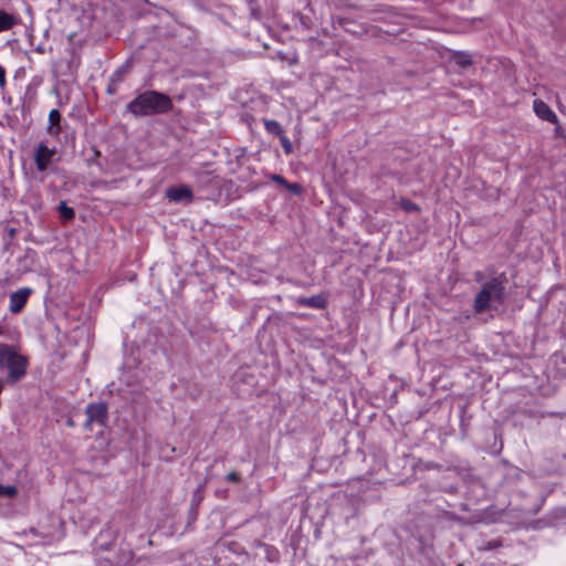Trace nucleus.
Returning <instances> with one entry per match:
<instances>
[{"mask_svg": "<svg viewBox=\"0 0 566 566\" xmlns=\"http://www.w3.org/2000/svg\"><path fill=\"white\" fill-rule=\"evenodd\" d=\"M172 107V101L168 95L154 90L138 94L126 105L127 112L137 117L166 114Z\"/></svg>", "mask_w": 566, "mask_h": 566, "instance_id": "obj_1", "label": "nucleus"}, {"mask_svg": "<svg viewBox=\"0 0 566 566\" xmlns=\"http://www.w3.org/2000/svg\"><path fill=\"white\" fill-rule=\"evenodd\" d=\"M505 283L506 277L501 274L482 284L474 298V312L481 314L502 306L505 302Z\"/></svg>", "mask_w": 566, "mask_h": 566, "instance_id": "obj_2", "label": "nucleus"}, {"mask_svg": "<svg viewBox=\"0 0 566 566\" xmlns=\"http://www.w3.org/2000/svg\"><path fill=\"white\" fill-rule=\"evenodd\" d=\"M28 359L19 354L14 347L0 344V369H7L4 382L14 385L27 374Z\"/></svg>", "mask_w": 566, "mask_h": 566, "instance_id": "obj_3", "label": "nucleus"}, {"mask_svg": "<svg viewBox=\"0 0 566 566\" xmlns=\"http://www.w3.org/2000/svg\"><path fill=\"white\" fill-rule=\"evenodd\" d=\"M56 155V148H49L44 143H40L33 154V159L36 166V169L40 172H44L49 169V167L54 163Z\"/></svg>", "mask_w": 566, "mask_h": 566, "instance_id": "obj_4", "label": "nucleus"}, {"mask_svg": "<svg viewBox=\"0 0 566 566\" xmlns=\"http://www.w3.org/2000/svg\"><path fill=\"white\" fill-rule=\"evenodd\" d=\"M86 421L84 423L85 428H90L92 423L96 422L101 426H106L108 420V410L107 405L104 402L91 403L86 407Z\"/></svg>", "mask_w": 566, "mask_h": 566, "instance_id": "obj_5", "label": "nucleus"}, {"mask_svg": "<svg viewBox=\"0 0 566 566\" xmlns=\"http://www.w3.org/2000/svg\"><path fill=\"white\" fill-rule=\"evenodd\" d=\"M32 290L30 287H22L10 294L9 310L13 314L20 313L25 306Z\"/></svg>", "mask_w": 566, "mask_h": 566, "instance_id": "obj_6", "label": "nucleus"}, {"mask_svg": "<svg viewBox=\"0 0 566 566\" xmlns=\"http://www.w3.org/2000/svg\"><path fill=\"white\" fill-rule=\"evenodd\" d=\"M166 196L170 201L180 202L192 199V191L188 186L170 187L166 190Z\"/></svg>", "mask_w": 566, "mask_h": 566, "instance_id": "obj_7", "label": "nucleus"}, {"mask_svg": "<svg viewBox=\"0 0 566 566\" xmlns=\"http://www.w3.org/2000/svg\"><path fill=\"white\" fill-rule=\"evenodd\" d=\"M535 114L543 120L548 123H556L557 116L552 108L543 101L535 99L533 104Z\"/></svg>", "mask_w": 566, "mask_h": 566, "instance_id": "obj_8", "label": "nucleus"}, {"mask_svg": "<svg viewBox=\"0 0 566 566\" xmlns=\"http://www.w3.org/2000/svg\"><path fill=\"white\" fill-rule=\"evenodd\" d=\"M296 303L301 306L323 310L327 306V300L324 295H312L310 297H298Z\"/></svg>", "mask_w": 566, "mask_h": 566, "instance_id": "obj_9", "label": "nucleus"}, {"mask_svg": "<svg viewBox=\"0 0 566 566\" xmlns=\"http://www.w3.org/2000/svg\"><path fill=\"white\" fill-rule=\"evenodd\" d=\"M48 133L55 137L61 133V114L57 109H52L49 113V119H48Z\"/></svg>", "mask_w": 566, "mask_h": 566, "instance_id": "obj_10", "label": "nucleus"}, {"mask_svg": "<svg viewBox=\"0 0 566 566\" xmlns=\"http://www.w3.org/2000/svg\"><path fill=\"white\" fill-rule=\"evenodd\" d=\"M255 546L262 552L269 562L274 563L280 559V553L275 547L261 542H255Z\"/></svg>", "mask_w": 566, "mask_h": 566, "instance_id": "obj_11", "label": "nucleus"}, {"mask_svg": "<svg viewBox=\"0 0 566 566\" xmlns=\"http://www.w3.org/2000/svg\"><path fill=\"white\" fill-rule=\"evenodd\" d=\"M14 24V17L3 10H0V32L10 30Z\"/></svg>", "mask_w": 566, "mask_h": 566, "instance_id": "obj_12", "label": "nucleus"}, {"mask_svg": "<svg viewBox=\"0 0 566 566\" xmlns=\"http://www.w3.org/2000/svg\"><path fill=\"white\" fill-rule=\"evenodd\" d=\"M453 61L462 70L472 64L471 55L465 52H457L453 56Z\"/></svg>", "mask_w": 566, "mask_h": 566, "instance_id": "obj_13", "label": "nucleus"}, {"mask_svg": "<svg viewBox=\"0 0 566 566\" xmlns=\"http://www.w3.org/2000/svg\"><path fill=\"white\" fill-rule=\"evenodd\" d=\"M264 128L269 134L281 136L284 130L281 124L274 119H264Z\"/></svg>", "mask_w": 566, "mask_h": 566, "instance_id": "obj_14", "label": "nucleus"}, {"mask_svg": "<svg viewBox=\"0 0 566 566\" xmlns=\"http://www.w3.org/2000/svg\"><path fill=\"white\" fill-rule=\"evenodd\" d=\"M57 211L60 212L61 218L64 221L72 220L75 216V211L73 208L67 207L64 201H61L57 206Z\"/></svg>", "mask_w": 566, "mask_h": 566, "instance_id": "obj_15", "label": "nucleus"}, {"mask_svg": "<svg viewBox=\"0 0 566 566\" xmlns=\"http://www.w3.org/2000/svg\"><path fill=\"white\" fill-rule=\"evenodd\" d=\"M280 143L285 151V154H291L293 151V146L289 137L283 133L281 136H279Z\"/></svg>", "mask_w": 566, "mask_h": 566, "instance_id": "obj_16", "label": "nucleus"}, {"mask_svg": "<svg viewBox=\"0 0 566 566\" xmlns=\"http://www.w3.org/2000/svg\"><path fill=\"white\" fill-rule=\"evenodd\" d=\"M15 494L17 489L14 486H6L0 484V496L13 497Z\"/></svg>", "mask_w": 566, "mask_h": 566, "instance_id": "obj_17", "label": "nucleus"}, {"mask_svg": "<svg viewBox=\"0 0 566 566\" xmlns=\"http://www.w3.org/2000/svg\"><path fill=\"white\" fill-rule=\"evenodd\" d=\"M290 191H292L295 195H300L302 192V187L298 184H291L286 181L284 185Z\"/></svg>", "mask_w": 566, "mask_h": 566, "instance_id": "obj_18", "label": "nucleus"}, {"mask_svg": "<svg viewBox=\"0 0 566 566\" xmlns=\"http://www.w3.org/2000/svg\"><path fill=\"white\" fill-rule=\"evenodd\" d=\"M227 481L229 482H238L239 481V474L234 471H231L226 476Z\"/></svg>", "mask_w": 566, "mask_h": 566, "instance_id": "obj_19", "label": "nucleus"}, {"mask_svg": "<svg viewBox=\"0 0 566 566\" xmlns=\"http://www.w3.org/2000/svg\"><path fill=\"white\" fill-rule=\"evenodd\" d=\"M271 180H273L274 182L281 184L283 186L286 184V180L282 176L275 175V174L271 176Z\"/></svg>", "mask_w": 566, "mask_h": 566, "instance_id": "obj_20", "label": "nucleus"}, {"mask_svg": "<svg viewBox=\"0 0 566 566\" xmlns=\"http://www.w3.org/2000/svg\"><path fill=\"white\" fill-rule=\"evenodd\" d=\"M6 83V70L0 65V87H3Z\"/></svg>", "mask_w": 566, "mask_h": 566, "instance_id": "obj_21", "label": "nucleus"}, {"mask_svg": "<svg viewBox=\"0 0 566 566\" xmlns=\"http://www.w3.org/2000/svg\"><path fill=\"white\" fill-rule=\"evenodd\" d=\"M120 75H122V70H118L117 72L114 73L113 77H114V81H120Z\"/></svg>", "mask_w": 566, "mask_h": 566, "instance_id": "obj_22", "label": "nucleus"}, {"mask_svg": "<svg viewBox=\"0 0 566 566\" xmlns=\"http://www.w3.org/2000/svg\"><path fill=\"white\" fill-rule=\"evenodd\" d=\"M407 209H412V210H418V207L411 202L408 203V206H406Z\"/></svg>", "mask_w": 566, "mask_h": 566, "instance_id": "obj_23", "label": "nucleus"}]
</instances>
